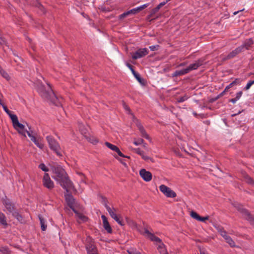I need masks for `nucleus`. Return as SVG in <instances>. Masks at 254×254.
Instances as JSON below:
<instances>
[{
  "mask_svg": "<svg viewBox=\"0 0 254 254\" xmlns=\"http://www.w3.org/2000/svg\"><path fill=\"white\" fill-rule=\"evenodd\" d=\"M50 166L51 170L55 175L54 179L64 189L67 190L69 188H72L75 190V186L73 182L70 179L65 170L61 165L55 162H52Z\"/></svg>",
  "mask_w": 254,
  "mask_h": 254,
  "instance_id": "nucleus-1",
  "label": "nucleus"
},
{
  "mask_svg": "<svg viewBox=\"0 0 254 254\" xmlns=\"http://www.w3.org/2000/svg\"><path fill=\"white\" fill-rule=\"evenodd\" d=\"M38 87L45 98L50 100L56 106H59L62 105L60 99L56 97L49 83L46 81L43 83L41 81L39 83Z\"/></svg>",
  "mask_w": 254,
  "mask_h": 254,
  "instance_id": "nucleus-2",
  "label": "nucleus"
},
{
  "mask_svg": "<svg viewBox=\"0 0 254 254\" xmlns=\"http://www.w3.org/2000/svg\"><path fill=\"white\" fill-rule=\"evenodd\" d=\"M232 205L242 215L244 218L254 227V216L241 203L234 202Z\"/></svg>",
  "mask_w": 254,
  "mask_h": 254,
  "instance_id": "nucleus-3",
  "label": "nucleus"
},
{
  "mask_svg": "<svg viewBox=\"0 0 254 254\" xmlns=\"http://www.w3.org/2000/svg\"><path fill=\"white\" fill-rule=\"evenodd\" d=\"M123 106L124 109L128 113V114L132 116L133 121L135 123L136 127L140 131L141 135L147 139H150V138L149 135L146 133L141 122L135 117L129 107L124 101L123 102Z\"/></svg>",
  "mask_w": 254,
  "mask_h": 254,
  "instance_id": "nucleus-4",
  "label": "nucleus"
},
{
  "mask_svg": "<svg viewBox=\"0 0 254 254\" xmlns=\"http://www.w3.org/2000/svg\"><path fill=\"white\" fill-rule=\"evenodd\" d=\"M46 139L50 148L53 150L57 156L62 157L63 155V151L59 142L51 136H47Z\"/></svg>",
  "mask_w": 254,
  "mask_h": 254,
  "instance_id": "nucleus-5",
  "label": "nucleus"
},
{
  "mask_svg": "<svg viewBox=\"0 0 254 254\" xmlns=\"http://www.w3.org/2000/svg\"><path fill=\"white\" fill-rule=\"evenodd\" d=\"M65 191L64 193L65 200L68 206L73 210L74 211V206L76 203L75 200L73 196L71 194L70 191H72L74 193L77 192V190L75 188V190L72 188H69L67 190L64 189Z\"/></svg>",
  "mask_w": 254,
  "mask_h": 254,
  "instance_id": "nucleus-6",
  "label": "nucleus"
},
{
  "mask_svg": "<svg viewBox=\"0 0 254 254\" xmlns=\"http://www.w3.org/2000/svg\"><path fill=\"white\" fill-rule=\"evenodd\" d=\"M11 120L12 122V124L14 128L18 132V133L24 137H26L25 135V129L24 128V126L20 124L16 116H11Z\"/></svg>",
  "mask_w": 254,
  "mask_h": 254,
  "instance_id": "nucleus-7",
  "label": "nucleus"
},
{
  "mask_svg": "<svg viewBox=\"0 0 254 254\" xmlns=\"http://www.w3.org/2000/svg\"><path fill=\"white\" fill-rule=\"evenodd\" d=\"M159 190L167 197L174 198L177 196V194L175 191L165 185H160L159 186Z\"/></svg>",
  "mask_w": 254,
  "mask_h": 254,
  "instance_id": "nucleus-8",
  "label": "nucleus"
},
{
  "mask_svg": "<svg viewBox=\"0 0 254 254\" xmlns=\"http://www.w3.org/2000/svg\"><path fill=\"white\" fill-rule=\"evenodd\" d=\"M147 6H148L147 4H143V5L140 6L138 7L131 9L126 12H125V13H123L122 14H121V15H120V19H123V18L126 17L127 16L130 14H135V13L140 11L141 10H143V9L145 8L146 7H147Z\"/></svg>",
  "mask_w": 254,
  "mask_h": 254,
  "instance_id": "nucleus-9",
  "label": "nucleus"
},
{
  "mask_svg": "<svg viewBox=\"0 0 254 254\" xmlns=\"http://www.w3.org/2000/svg\"><path fill=\"white\" fill-rule=\"evenodd\" d=\"M43 184L45 187L49 190H52L54 188V183L51 179L49 175L45 173L43 178Z\"/></svg>",
  "mask_w": 254,
  "mask_h": 254,
  "instance_id": "nucleus-10",
  "label": "nucleus"
},
{
  "mask_svg": "<svg viewBox=\"0 0 254 254\" xmlns=\"http://www.w3.org/2000/svg\"><path fill=\"white\" fill-rule=\"evenodd\" d=\"M139 174L141 178L145 182H150L152 179V174L145 169H141Z\"/></svg>",
  "mask_w": 254,
  "mask_h": 254,
  "instance_id": "nucleus-11",
  "label": "nucleus"
},
{
  "mask_svg": "<svg viewBox=\"0 0 254 254\" xmlns=\"http://www.w3.org/2000/svg\"><path fill=\"white\" fill-rule=\"evenodd\" d=\"M105 145L108 148L110 149L111 150L116 152L120 156L122 157L127 158H130L129 156H126L124 154H123L121 152V151H120V150L119 149V148H118V146H116L115 145H113V144H111V143H110V142H105Z\"/></svg>",
  "mask_w": 254,
  "mask_h": 254,
  "instance_id": "nucleus-12",
  "label": "nucleus"
},
{
  "mask_svg": "<svg viewBox=\"0 0 254 254\" xmlns=\"http://www.w3.org/2000/svg\"><path fill=\"white\" fill-rule=\"evenodd\" d=\"M148 54L147 49L146 48L140 49L132 54V58L133 60L142 58Z\"/></svg>",
  "mask_w": 254,
  "mask_h": 254,
  "instance_id": "nucleus-13",
  "label": "nucleus"
},
{
  "mask_svg": "<svg viewBox=\"0 0 254 254\" xmlns=\"http://www.w3.org/2000/svg\"><path fill=\"white\" fill-rule=\"evenodd\" d=\"M77 126L79 131L82 134H86L87 133L89 126L85 122L78 121L77 122Z\"/></svg>",
  "mask_w": 254,
  "mask_h": 254,
  "instance_id": "nucleus-14",
  "label": "nucleus"
},
{
  "mask_svg": "<svg viewBox=\"0 0 254 254\" xmlns=\"http://www.w3.org/2000/svg\"><path fill=\"white\" fill-rule=\"evenodd\" d=\"M106 207L112 218L115 220L121 226L124 225V224L123 223L122 221L120 220V219L118 217L117 215L115 213V209L114 208L111 209L109 206L107 205L106 206Z\"/></svg>",
  "mask_w": 254,
  "mask_h": 254,
  "instance_id": "nucleus-15",
  "label": "nucleus"
},
{
  "mask_svg": "<svg viewBox=\"0 0 254 254\" xmlns=\"http://www.w3.org/2000/svg\"><path fill=\"white\" fill-rule=\"evenodd\" d=\"M143 234L152 241H155L158 242L159 243L162 242L160 238L156 237L154 234L150 232L146 228L144 229V232L143 233Z\"/></svg>",
  "mask_w": 254,
  "mask_h": 254,
  "instance_id": "nucleus-16",
  "label": "nucleus"
},
{
  "mask_svg": "<svg viewBox=\"0 0 254 254\" xmlns=\"http://www.w3.org/2000/svg\"><path fill=\"white\" fill-rule=\"evenodd\" d=\"M190 215L192 218L202 222H204L209 219L208 216L205 217H201L196 212L193 211L190 212Z\"/></svg>",
  "mask_w": 254,
  "mask_h": 254,
  "instance_id": "nucleus-17",
  "label": "nucleus"
},
{
  "mask_svg": "<svg viewBox=\"0 0 254 254\" xmlns=\"http://www.w3.org/2000/svg\"><path fill=\"white\" fill-rule=\"evenodd\" d=\"M202 64V61L201 60H198L196 61L194 64H190L187 69L188 70V72L192 70H194L197 69L198 67L201 66Z\"/></svg>",
  "mask_w": 254,
  "mask_h": 254,
  "instance_id": "nucleus-18",
  "label": "nucleus"
},
{
  "mask_svg": "<svg viewBox=\"0 0 254 254\" xmlns=\"http://www.w3.org/2000/svg\"><path fill=\"white\" fill-rule=\"evenodd\" d=\"M85 137L89 142L93 145H96L99 142V140L97 137L92 135H85Z\"/></svg>",
  "mask_w": 254,
  "mask_h": 254,
  "instance_id": "nucleus-19",
  "label": "nucleus"
},
{
  "mask_svg": "<svg viewBox=\"0 0 254 254\" xmlns=\"http://www.w3.org/2000/svg\"><path fill=\"white\" fill-rule=\"evenodd\" d=\"M254 41L252 39L250 38L245 41L244 44L239 46V47H242V51L245 48L246 50H249L250 47L253 45Z\"/></svg>",
  "mask_w": 254,
  "mask_h": 254,
  "instance_id": "nucleus-20",
  "label": "nucleus"
},
{
  "mask_svg": "<svg viewBox=\"0 0 254 254\" xmlns=\"http://www.w3.org/2000/svg\"><path fill=\"white\" fill-rule=\"evenodd\" d=\"M31 141L33 142L36 145H37L39 148L43 149L44 147V144L41 143L39 139H37L35 135L34 134L30 138Z\"/></svg>",
  "mask_w": 254,
  "mask_h": 254,
  "instance_id": "nucleus-21",
  "label": "nucleus"
},
{
  "mask_svg": "<svg viewBox=\"0 0 254 254\" xmlns=\"http://www.w3.org/2000/svg\"><path fill=\"white\" fill-rule=\"evenodd\" d=\"M242 52V47H238L228 54V58L232 59Z\"/></svg>",
  "mask_w": 254,
  "mask_h": 254,
  "instance_id": "nucleus-22",
  "label": "nucleus"
},
{
  "mask_svg": "<svg viewBox=\"0 0 254 254\" xmlns=\"http://www.w3.org/2000/svg\"><path fill=\"white\" fill-rule=\"evenodd\" d=\"M158 250L160 254H168L165 245L162 242L159 243L158 246Z\"/></svg>",
  "mask_w": 254,
  "mask_h": 254,
  "instance_id": "nucleus-23",
  "label": "nucleus"
},
{
  "mask_svg": "<svg viewBox=\"0 0 254 254\" xmlns=\"http://www.w3.org/2000/svg\"><path fill=\"white\" fill-rule=\"evenodd\" d=\"M5 207L6 209L10 212L12 213L15 210L14 206L12 204H11L10 202L7 201L4 203Z\"/></svg>",
  "mask_w": 254,
  "mask_h": 254,
  "instance_id": "nucleus-24",
  "label": "nucleus"
},
{
  "mask_svg": "<svg viewBox=\"0 0 254 254\" xmlns=\"http://www.w3.org/2000/svg\"><path fill=\"white\" fill-rule=\"evenodd\" d=\"M188 73V70L186 68L185 69H183L182 70H177V71H176L173 74V76L174 77H176V76H180V75H184V74H185L186 73Z\"/></svg>",
  "mask_w": 254,
  "mask_h": 254,
  "instance_id": "nucleus-25",
  "label": "nucleus"
},
{
  "mask_svg": "<svg viewBox=\"0 0 254 254\" xmlns=\"http://www.w3.org/2000/svg\"><path fill=\"white\" fill-rule=\"evenodd\" d=\"M0 73L6 80L9 81L10 79V77L8 73L1 67L0 68Z\"/></svg>",
  "mask_w": 254,
  "mask_h": 254,
  "instance_id": "nucleus-26",
  "label": "nucleus"
},
{
  "mask_svg": "<svg viewBox=\"0 0 254 254\" xmlns=\"http://www.w3.org/2000/svg\"><path fill=\"white\" fill-rule=\"evenodd\" d=\"M11 214L12 216L15 217L18 221L21 223L23 222V219L22 216L20 214H19V213L16 210L11 213Z\"/></svg>",
  "mask_w": 254,
  "mask_h": 254,
  "instance_id": "nucleus-27",
  "label": "nucleus"
},
{
  "mask_svg": "<svg viewBox=\"0 0 254 254\" xmlns=\"http://www.w3.org/2000/svg\"><path fill=\"white\" fill-rule=\"evenodd\" d=\"M87 251L88 254H98L96 247H89Z\"/></svg>",
  "mask_w": 254,
  "mask_h": 254,
  "instance_id": "nucleus-28",
  "label": "nucleus"
},
{
  "mask_svg": "<svg viewBox=\"0 0 254 254\" xmlns=\"http://www.w3.org/2000/svg\"><path fill=\"white\" fill-rule=\"evenodd\" d=\"M76 214V216L82 221H86L88 219L87 217L83 215L82 214L79 213L75 209L73 211Z\"/></svg>",
  "mask_w": 254,
  "mask_h": 254,
  "instance_id": "nucleus-29",
  "label": "nucleus"
},
{
  "mask_svg": "<svg viewBox=\"0 0 254 254\" xmlns=\"http://www.w3.org/2000/svg\"><path fill=\"white\" fill-rule=\"evenodd\" d=\"M41 224V227L42 231H45L47 228V225L45 224V221L42 216L40 215H38Z\"/></svg>",
  "mask_w": 254,
  "mask_h": 254,
  "instance_id": "nucleus-30",
  "label": "nucleus"
},
{
  "mask_svg": "<svg viewBox=\"0 0 254 254\" xmlns=\"http://www.w3.org/2000/svg\"><path fill=\"white\" fill-rule=\"evenodd\" d=\"M225 242L230 246L231 248H235L236 247V245L234 241L232 239V238L230 236L226 239Z\"/></svg>",
  "mask_w": 254,
  "mask_h": 254,
  "instance_id": "nucleus-31",
  "label": "nucleus"
},
{
  "mask_svg": "<svg viewBox=\"0 0 254 254\" xmlns=\"http://www.w3.org/2000/svg\"><path fill=\"white\" fill-rule=\"evenodd\" d=\"M86 249L87 250H88V247H90V246L96 247L94 245V242H93L92 239L91 237H87L86 238Z\"/></svg>",
  "mask_w": 254,
  "mask_h": 254,
  "instance_id": "nucleus-32",
  "label": "nucleus"
},
{
  "mask_svg": "<svg viewBox=\"0 0 254 254\" xmlns=\"http://www.w3.org/2000/svg\"><path fill=\"white\" fill-rule=\"evenodd\" d=\"M218 232L220 235L225 240L230 236L226 231L222 229H218Z\"/></svg>",
  "mask_w": 254,
  "mask_h": 254,
  "instance_id": "nucleus-33",
  "label": "nucleus"
},
{
  "mask_svg": "<svg viewBox=\"0 0 254 254\" xmlns=\"http://www.w3.org/2000/svg\"><path fill=\"white\" fill-rule=\"evenodd\" d=\"M244 177L245 181H246V182L247 183H248L249 185H254V180L253 178H252L251 177H250L249 176H248L247 175H246L244 176Z\"/></svg>",
  "mask_w": 254,
  "mask_h": 254,
  "instance_id": "nucleus-34",
  "label": "nucleus"
},
{
  "mask_svg": "<svg viewBox=\"0 0 254 254\" xmlns=\"http://www.w3.org/2000/svg\"><path fill=\"white\" fill-rule=\"evenodd\" d=\"M0 223L4 225L5 227L7 226V224L6 221V219L4 215L0 212Z\"/></svg>",
  "mask_w": 254,
  "mask_h": 254,
  "instance_id": "nucleus-35",
  "label": "nucleus"
},
{
  "mask_svg": "<svg viewBox=\"0 0 254 254\" xmlns=\"http://www.w3.org/2000/svg\"><path fill=\"white\" fill-rule=\"evenodd\" d=\"M0 252L3 254H10V251L7 247H2L0 249Z\"/></svg>",
  "mask_w": 254,
  "mask_h": 254,
  "instance_id": "nucleus-36",
  "label": "nucleus"
},
{
  "mask_svg": "<svg viewBox=\"0 0 254 254\" xmlns=\"http://www.w3.org/2000/svg\"><path fill=\"white\" fill-rule=\"evenodd\" d=\"M141 157H142V159H144L145 161H149L152 163L154 162V160L153 158L149 157L148 156L145 155L144 153L142 155V156Z\"/></svg>",
  "mask_w": 254,
  "mask_h": 254,
  "instance_id": "nucleus-37",
  "label": "nucleus"
},
{
  "mask_svg": "<svg viewBox=\"0 0 254 254\" xmlns=\"http://www.w3.org/2000/svg\"><path fill=\"white\" fill-rule=\"evenodd\" d=\"M77 174L79 176V180L81 182L84 183H86L85 179L86 178L85 176L81 172H77Z\"/></svg>",
  "mask_w": 254,
  "mask_h": 254,
  "instance_id": "nucleus-38",
  "label": "nucleus"
},
{
  "mask_svg": "<svg viewBox=\"0 0 254 254\" xmlns=\"http://www.w3.org/2000/svg\"><path fill=\"white\" fill-rule=\"evenodd\" d=\"M105 229L109 233H111L112 232V229L109 224V223L105 224L103 225Z\"/></svg>",
  "mask_w": 254,
  "mask_h": 254,
  "instance_id": "nucleus-39",
  "label": "nucleus"
},
{
  "mask_svg": "<svg viewBox=\"0 0 254 254\" xmlns=\"http://www.w3.org/2000/svg\"><path fill=\"white\" fill-rule=\"evenodd\" d=\"M39 168L44 172H48L49 171L48 168L43 163H41L39 165Z\"/></svg>",
  "mask_w": 254,
  "mask_h": 254,
  "instance_id": "nucleus-40",
  "label": "nucleus"
},
{
  "mask_svg": "<svg viewBox=\"0 0 254 254\" xmlns=\"http://www.w3.org/2000/svg\"><path fill=\"white\" fill-rule=\"evenodd\" d=\"M4 111L9 115V117L11 118V116H16L15 115L12 114L10 111L7 109L6 105L3 106L2 107Z\"/></svg>",
  "mask_w": 254,
  "mask_h": 254,
  "instance_id": "nucleus-41",
  "label": "nucleus"
},
{
  "mask_svg": "<svg viewBox=\"0 0 254 254\" xmlns=\"http://www.w3.org/2000/svg\"><path fill=\"white\" fill-rule=\"evenodd\" d=\"M35 6L39 8L41 10L43 11L44 13H46V10L41 3L37 1V3L35 4Z\"/></svg>",
  "mask_w": 254,
  "mask_h": 254,
  "instance_id": "nucleus-42",
  "label": "nucleus"
},
{
  "mask_svg": "<svg viewBox=\"0 0 254 254\" xmlns=\"http://www.w3.org/2000/svg\"><path fill=\"white\" fill-rule=\"evenodd\" d=\"M135 77L140 84H141L142 85L144 84V80L140 77V76L138 74L137 75H135Z\"/></svg>",
  "mask_w": 254,
  "mask_h": 254,
  "instance_id": "nucleus-43",
  "label": "nucleus"
},
{
  "mask_svg": "<svg viewBox=\"0 0 254 254\" xmlns=\"http://www.w3.org/2000/svg\"><path fill=\"white\" fill-rule=\"evenodd\" d=\"M144 140L142 138H139L137 140H134L133 142V144L135 145H138L142 144Z\"/></svg>",
  "mask_w": 254,
  "mask_h": 254,
  "instance_id": "nucleus-44",
  "label": "nucleus"
},
{
  "mask_svg": "<svg viewBox=\"0 0 254 254\" xmlns=\"http://www.w3.org/2000/svg\"><path fill=\"white\" fill-rule=\"evenodd\" d=\"M128 223L131 226L134 227L135 228L137 227V224L135 222H134L133 221L131 220H128Z\"/></svg>",
  "mask_w": 254,
  "mask_h": 254,
  "instance_id": "nucleus-45",
  "label": "nucleus"
},
{
  "mask_svg": "<svg viewBox=\"0 0 254 254\" xmlns=\"http://www.w3.org/2000/svg\"><path fill=\"white\" fill-rule=\"evenodd\" d=\"M134 151L137 153L138 154L140 155V156H142V155L144 154V152L143 151H141L139 148L134 149Z\"/></svg>",
  "mask_w": 254,
  "mask_h": 254,
  "instance_id": "nucleus-46",
  "label": "nucleus"
},
{
  "mask_svg": "<svg viewBox=\"0 0 254 254\" xmlns=\"http://www.w3.org/2000/svg\"><path fill=\"white\" fill-rule=\"evenodd\" d=\"M237 79L232 82L230 84L227 86L225 88V91H227L230 88H231L233 85L236 84L237 83L236 81Z\"/></svg>",
  "mask_w": 254,
  "mask_h": 254,
  "instance_id": "nucleus-47",
  "label": "nucleus"
},
{
  "mask_svg": "<svg viewBox=\"0 0 254 254\" xmlns=\"http://www.w3.org/2000/svg\"><path fill=\"white\" fill-rule=\"evenodd\" d=\"M128 254H140V253L136 251V250H133L131 251L129 250L127 251Z\"/></svg>",
  "mask_w": 254,
  "mask_h": 254,
  "instance_id": "nucleus-48",
  "label": "nucleus"
},
{
  "mask_svg": "<svg viewBox=\"0 0 254 254\" xmlns=\"http://www.w3.org/2000/svg\"><path fill=\"white\" fill-rule=\"evenodd\" d=\"M254 83L253 81H250L246 85V87H245V89L246 90H248L250 87L251 86L254 84Z\"/></svg>",
  "mask_w": 254,
  "mask_h": 254,
  "instance_id": "nucleus-49",
  "label": "nucleus"
},
{
  "mask_svg": "<svg viewBox=\"0 0 254 254\" xmlns=\"http://www.w3.org/2000/svg\"><path fill=\"white\" fill-rule=\"evenodd\" d=\"M158 47L159 46L158 45H156V46H150L149 47V48L151 50V51H156V50H158Z\"/></svg>",
  "mask_w": 254,
  "mask_h": 254,
  "instance_id": "nucleus-50",
  "label": "nucleus"
},
{
  "mask_svg": "<svg viewBox=\"0 0 254 254\" xmlns=\"http://www.w3.org/2000/svg\"><path fill=\"white\" fill-rule=\"evenodd\" d=\"M14 57H15V58H14V62H19V61H21V58L19 57L18 56L16 55H14Z\"/></svg>",
  "mask_w": 254,
  "mask_h": 254,
  "instance_id": "nucleus-51",
  "label": "nucleus"
},
{
  "mask_svg": "<svg viewBox=\"0 0 254 254\" xmlns=\"http://www.w3.org/2000/svg\"><path fill=\"white\" fill-rule=\"evenodd\" d=\"M5 44L6 41L5 40V39L2 37H0V45H2Z\"/></svg>",
  "mask_w": 254,
  "mask_h": 254,
  "instance_id": "nucleus-52",
  "label": "nucleus"
},
{
  "mask_svg": "<svg viewBox=\"0 0 254 254\" xmlns=\"http://www.w3.org/2000/svg\"><path fill=\"white\" fill-rule=\"evenodd\" d=\"M26 134L29 137V138L31 137V136L34 135L32 131L31 132V131H27V130H25V135H26Z\"/></svg>",
  "mask_w": 254,
  "mask_h": 254,
  "instance_id": "nucleus-53",
  "label": "nucleus"
},
{
  "mask_svg": "<svg viewBox=\"0 0 254 254\" xmlns=\"http://www.w3.org/2000/svg\"><path fill=\"white\" fill-rule=\"evenodd\" d=\"M26 134L29 137V138L31 137V136L34 135L32 131L31 132V131H27V130H25V135H26Z\"/></svg>",
  "mask_w": 254,
  "mask_h": 254,
  "instance_id": "nucleus-54",
  "label": "nucleus"
},
{
  "mask_svg": "<svg viewBox=\"0 0 254 254\" xmlns=\"http://www.w3.org/2000/svg\"><path fill=\"white\" fill-rule=\"evenodd\" d=\"M242 94L243 93L242 91H240L237 93L236 97L235 98L237 99V100H239Z\"/></svg>",
  "mask_w": 254,
  "mask_h": 254,
  "instance_id": "nucleus-55",
  "label": "nucleus"
},
{
  "mask_svg": "<svg viewBox=\"0 0 254 254\" xmlns=\"http://www.w3.org/2000/svg\"><path fill=\"white\" fill-rule=\"evenodd\" d=\"M114 157L117 159L125 167H127V165L126 163H125L124 162H123V161L122 160V159H120L119 158H118L117 156H114Z\"/></svg>",
  "mask_w": 254,
  "mask_h": 254,
  "instance_id": "nucleus-56",
  "label": "nucleus"
},
{
  "mask_svg": "<svg viewBox=\"0 0 254 254\" xmlns=\"http://www.w3.org/2000/svg\"><path fill=\"white\" fill-rule=\"evenodd\" d=\"M166 3H167V2H161L159 5H157V7H159V9H160L162 6L164 5Z\"/></svg>",
  "mask_w": 254,
  "mask_h": 254,
  "instance_id": "nucleus-57",
  "label": "nucleus"
},
{
  "mask_svg": "<svg viewBox=\"0 0 254 254\" xmlns=\"http://www.w3.org/2000/svg\"><path fill=\"white\" fill-rule=\"evenodd\" d=\"M226 91H225V90L223 92H222L221 94H220L218 96H217L216 97V99H218L220 97L222 96L224 94V93Z\"/></svg>",
  "mask_w": 254,
  "mask_h": 254,
  "instance_id": "nucleus-58",
  "label": "nucleus"
},
{
  "mask_svg": "<svg viewBox=\"0 0 254 254\" xmlns=\"http://www.w3.org/2000/svg\"><path fill=\"white\" fill-rule=\"evenodd\" d=\"M199 252L200 254H208L206 252H205V251L201 249H199Z\"/></svg>",
  "mask_w": 254,
  "mask_h": 254,
  "instance_id": "nucleus-59",
  "label": "nucleus"
},
{
  "mask_svg": "<svg viewBox=\"0 0 254 254\" xmlns=\"http://www.w3.org/2000/svg\"><path fill=\"white\" fill-rule=\"evenodd\" d=\"M156 12L155 11H154V9H153L151 11V13H150V15H149V16L148 17V18H149L150 17L152 16L154 14H155Z\"/></svg>",
  "mask_w": 254,
  "mask_h": 254,
  "instance_id": "nucleus-60",
  "label": "nucleus"
},
{
  "mask_svg": "<svg viewBox=\"0 0 254 254\" xmlns=\"http://www.w3.org/2000/svg\"><path fill=\"white\" fill-rule=\"evenodd\" d=\"M130 70L134 76H135V75L137 74V73L135 71V70L133 69V68H131Z\"/></svg>",
  "mask_w": 254,
  "mask_h": 254,
  "instance_id": "nucleus-61",
  "label": "nucleus"
},
{
  "mask_svg": "<svg viewBox=\"0 0 254 254\" xmlns=\"http://www.w3.org/2000/svg\"><path fill=\"white\" fill-rule=\"evenodd\" d=\"M236 101L237 100L235 98L230 100V102H232L233 103H235L236 102Z\"/></svg>",
  "mask_w": 254,
  "mask_h": 254,
  "instance_id": "nucleus-62",
  "label": "nucleus"
},
{
  "mask_svg": "<svg viewBox=\"0 0 254 254\" xmlns=\"http://www.w3.org/2000/svg\"><path fill=\"white\" fill-rule=\"evenodd\" d=\"M229 59H230V58H228V55H227V56H226V57H224V58H223L222 59V61H225L227 60H229Z\"/></svg>",
  "mask_w": 254,
  "mask_h": 254,
  "instance_id": "nucleus-63",
  "label": "nucleus"
},
{
  "mask_svg": "<svg viewBox=\"0 0 254 254\" xmlns=\"http://www.w3.org/2000/svg\"><path fill=\"white\" fill-rule=\"evenodd\" d=\"M101 218L103 220V221L107 219L105 215H102Z\"/></svg>",
  "mask_w": 254,
  "mask_h": 254,
  "instance_id": "nucleus-64",
  "label": "nucleus"
}]
</instances>
